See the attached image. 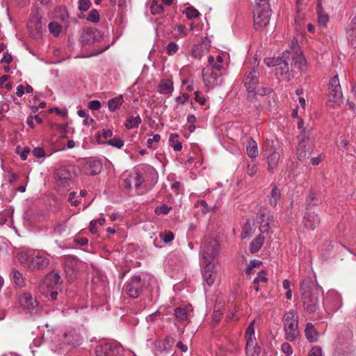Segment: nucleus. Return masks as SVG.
<instances>
[{"mask_svg": "<svg viewBox=\"0 0 356 356\" xmlns=\"http://www.w3.org/2000/svg\"><path fill=\"white\" fill-rule=\"evenodd\" d=\"M266 63L275 66L277 77L286 81H290L296 70L302 72L307 69L306 60L300 52L285 51L281 58H269Z\"/></svg>", "mask_w": 356, "mask_h": 356, "instance_id": "nucleus-1", "label": "nucleus"}, {"mask_svg": "<svg viewBox=\"0 0 356 356\" xmlns=\"http://www.w3.org/2000/svg\"><path fill=\"white\" fill-rule=\"evenodd\" d=\"M300 291L304 309L308 313L315 312L318 308L320 287L311 277H305L300 282Z\"/></svg>", "mask_w": 356, "mask_h": 356, "instance_id": "nucleus-2", "label": "nucleus"}, {"mask_svg": "<svg viewBox=\"0 0 356 356\" xmlns=\"http://www.w3.org/2000/svg\"><path fill=\"white\" fill-rule=\"evenodd\" d=\"M283 323L286 339L290 341L297 339L299 335L297 311L292 309L286 312L284 315Z\"/></svg>", "mask_w": 356, "mask_h": 356, "instance_id": "nucleus-3", "label": "nucleus"}, {"mask_svg": "<svg viewBox=\"0 0 356 356\" xmlns=\"http://www.w3.org/2000/svg\"><path fill=\"white\" fill-rule=\"evenodd\" d=\"M271 11L267 2L257 4L253 11L254 27L257 31H262L269 24Z\"/></svg>", "mask_w": 356, "mask_h": 356, "instance_id": "nucleus-4", "label": "nucleus"}, {"mask_svg": "<svg viewBox=\"0 0 356 356\" xmlns=\"http://www.w3.org/2000/svg\"><path fill=\"white\" fill-rule=\"evenodd\" d=\"M201 263H213L219 252V243L215 238L205 239L201 246Z\"/></svg>", "mask_w": 356, "mask_h": 356, "instance_id": "nucleus-5", "label": "nucleus"}, {"mask_svg": "<svg viewBox=\"0 0 356 356\" xmlns=\"http://www.w3.org/2000/svg\"><path fill=\"white\" fill-rule=\"evenodd\" d=\"M327 98L330 106L332 107L340 106L343 103V94L338 75H335L330 81Z\"/></svg>", "mask_w": 356, "mask_h": 356, "instance_id": "nucleus-6", "label": "nucleus"}, {"mask_svg": "<svg viewBox=\"0 0 356 356\" xmlns=\"http://www.w3.org/2000/svg\"><path fill=\"white\" fill-rule=\"evenodd\" d=\"M202 265V274L204 285L212 286L216 282H219V276L213 263H201Z\"/></svg>", "mask_w": 356, "mask_h": 356, "instance_id": "nucleus-7", "label": "nucleus"}, {"mask_svg": "<svg viewBox=\"0 0 356 356\" xmlns=\"http://www.w3.org/2000/svg\"><path fill=\"white\" fill-rule=\"evenodd\" d=\"M143 284L140 275L133 276L126 284L124 291L131 298H138L142 291Z\"/></svg>", "mask_w": 356, "mask_h": 356, "instance_id": "nucleus-8", "label": "nucleus"}, {"mask_svg": "<svg viewBox=\"0 0 356 356\" xmlns=\"http://www.w3.org/2000/svg\"><path fill=\"white\" fill-rule=\"evenodd\" d=\"M19 303L24 309L31 314L36 313L40 309L38 302L31 294L28 293H25L19 297Z\"/></svg>", "mask_w": 356, "mask_h": 356, "instance_id": "nucleus-9", "label": "nucleus"}, {"mask_svg": "<svg viewBox=\"0 0 356 356\" xmlns=\"http://www.w3.org/2000/svg\"><path fill=\"white\" fill-rule=\"evenodd\" d=\"M222 73L212 72L209 69L204 68L202 72V79L208 89L213 88L221 83Z\"/></svg>", "mask_w": 356, "mask_h": 356, "instance_id": "nucleus-10", "label": "nucleus"}, {"mask_svg": "<svg viewBox=\"0 0 356 356\" xmlns=\"http://www.w3.org/2000/svg\"><path fill=\"white\" fill-rule=\"evenodd\" d=\"M314 145L307 138H303L298 143L297 148V158L300 161H305L309 158L312 154Z\"/></svg>", "mask_w": 356, "mask_h": 356, "instance_id": "nucleus-11", "label": "nucleus"}, {"mask_svg": "<svg viewBox=\"0 0 356 356\" xmlns=\"http://www.w3.org/2000/svg\"><path fill=\"white\" fill-rule=\"evenodd\" d=\"M102 36V32L97 29H86L81 35L80 42L83 45L92 44L100 41Z\"/></svg>", "mask_w": 356, "mask_h": 356, "instance_id": "nucleus-12", "label": "nucleus"}, {"mask_svg": "<svg viewBox=\"0 0 356 356\" xmlns=\"http://www.w3.org/2000/svg\"><path fill=\"white\" fill-rule=\"evenodd\" d=\"M54 177L58 186L66 187L70 185L72 174L70 168L63 167L56 171Z\"/></svg>", "mask_w": 356, "mask_h": 356, "instance_id": "nucleus-13", "label": "nucleus"}, {"mask_svg": "<svg viewBox=\"0 0 356 356\" xmlns=\"http://www.w3.org/2000/svg\"><path fill=\"white\" fill-rule=\"evenodd\" d=\"M49 264V258L42 254L32 255L31 261L28 266V269L31 270H43Z\"/></svg>", "mask_w": 356, "mask_h": 356, "instance_id": "nucleus-14", "label": "nucleus"}, {"mask_svg": "<svg viewBox=\"0 0 356 356\" xmlns=\"http://www.w3.org/2000/svg\"><path fill=\"white\" fill-rule=\"evenodd\" d=\"M120 350V347L113 343H105L99 346L95 349L97 356H117Z\"/></svg>", "mask_w": 356, "mask_h": 356, "instance_id": "nucleus-15", "label": "nucleus"}, {"mask_svg": "<svg viewBox=\"0 0 356 356\" xmlns=\"http://www.w3.org/2000/svg\"><path fill=\"white\" fill-rule=\"evenodd\" d=\"M259 80L257 72L252 69L244 80V85L249 93H256L258 87Z\"/></svg>", "mask_w": 356, "mask_h": 356, "instance_id": "nucleus-16", "label": "nucleus"}, {"mask_svg": "<svg viewBox=\"0 0 356 356\" xmlns=\"http://www.w3.org/2000/svg\"><path fill=\"white\" fill-rule=\"evenodd\" d=\"M143 182L144 177L138 172H135L131 174L124 181V187L127 189H131L133 187L136 189H138Z\"/></svg>", "mask_w": 356, "mask_h": 356, "instance_id": "nucleus-17", "label": "nucleus"}, {"mask_svg": "<svg viewBox=\"0 0 356 356\" xmlns=\"http://www.w3.org/2000/svg\"><path fill=\"white\" fill-rule=\"evenodd\" d=\"M303 223L306 228L314 230L319 225L320 218L316 213L308 209L304 217Z\"/></svg>", "mask_w": 356, "mask_h": 356, "instance_id": "nucleus-18", "label": "nucleus"}, {"mask_svg": "<svg viewBox=\"0 0 356 356\" xmlns=\"http://www.w3.org/2000/svg\"><path fill=\"white\" fill-rule=\"evenodd\" d=\"M157 91L161 95L170 96L174 91L173 82L168 79L161 80L157 87Z\"/></svg>", "mask_w": 356, "mask_h": 356, "instance_id": "nucleus-19", "label": "nucleus"}, {"mask_svg": "<svg viewBox=\"0 0 356 356\" xmlns=\"http://www.w3.org/2000/svg\"><path fill=\"white\" fill-rule=\"evenodd\" d=\"M222 57L220 55L217 56L216 58L213 56H209L208 58L209 65L205 68L209 69L211 71L216 72V73H222Z\"/></svg>", "mask_w": 356, "mask_h": 356, "instance_id": "nucleus-20", "label": "nucleus"}, {"mask_svg": "<svg viewBox=\"0 0 356 356\" xmlns=\"http://www.w3.org/2000/svg\"><path fill=\"white\" fill-rule=\"evenodd\" d=\"M258 220L259 221V230L262 233L268 232L270 229V225L274 222L273 218L272 216L269 215L260 214L258 216Z\"/></svg>", "mask_w": 356, "mask_h": 356, "instance_id": "nucleus-21", "label": "nucleus"}, {"mask_svg": "<svg viewBox=\"0 0 356 356\" xmlns=\"http://www.w3.org/2000/svg\"><path fill=\"white\" fill-rule=\"evenodd\" d=\"M102 165L98 161H88L84 165V172L87 175H95L100 172Z\"/></svg>", "mask_w": 356, "mask_h": 356, "instance_id": "nucleus-22", "label": "nucleus"}, {"mask_svg": "<svg viewBox=\"0 0 356 356\" xmlns=\"http://www.w3.org/2000/svg\"><path fill=\"white\" fill-rule=\"evenodd\" d=\"M191 309L189 307H177L175 309L176 318L183 323H188Z\"/></svg>", "mask_w": 356, "mask_h": 356, "instance_id": "nucleus-23", "label": "nucleus"}, {"mask_svg": "<svg viewBox=\"0 0 356 356\" xmlns=\"http://www.w3.org/2000/svg\"><path fill=\"white\" fill-rule=\"evenodd\" d=\"M245 352L248 356H258L260 348L257 346L256 339L246 340Z\"/></svg>", "mask_w": 356, "mask_h": 356, "instance_id": "nucleus-24", "label": "nucleus"}, {"mask_svg": "<svg viewBox=\"0 0 356 356\" xmlns=\"http://www.w3.org/2000/svg\"><path fill=\"white\" fill-rule=\"evenodd\" d=\"M246 153L252 159L256 158L258 156L257 144L252 138H248L247 140Z\"/></svg>", "mask_w": 356, "mask_h": 356, "instance_id": "nucleus-25", "label": "nucleus"}, {"mask_svg": "<svg viewBox=\"0 0 356 356\" xmlns=\"http://www.w3.org/2000/svg\"><path fill=\"white\" fill-rule=\"evenodd\" d=\"M305 336L309 342L317 341L318 334L311 323H308L305 330Z\"/></svg>", "mask_w": 356, "mask_h": 356, "instance_id": "nucleus-26", "label": "nucleus"}, {"mask_svg": "<svg viewBox=\"0 0 356 356\" xmlns=\"http://www.w3.org/2000/svg\"><path fill=\"white\" fill-rule=\"evenodd\" d=\"M280 155L277 152H273L267 159L268 168V170L273 172L274 170L277 168L279 163Z\"/></svg>", "mask_w": 356, "mask_h": 356, "instance_id": "nucleus-27", "label": "nucleus"}, {"mask_svg": "<svg viewBox=\"0 0 356 356\" xmlns=\"http://www.w3.org/2000/svg\"><path fill=\"white\" fill-rule=\"evenodd\" d=\"M264 243V237L259 235L250 244V251L252 253L257 252Z\"/></svg>", "mask_w": 356, "mask_h": 356, "instance_id": "nucleus-28", "label": "nucleus"}, {"mask_svg": "<svg viewBox=\"0 0 356 356\" xmlns=\"http://www.w3.org/2000/svg\"><path fill=\"white\" fill-rule=\"evenodd\" d=\"M123 102L124 98L122 95L112 98L108 102V109L111 111H115L121 106Z\"/></svg>", "mask_w": 356, "mask_h": 356, "instance_id": "nucleus-29", "label": "nucleus"}, {"mask_svg": "<svg viewBox=\"0 0 356 356\" xmlns=\"http://www.w3.org/2000/svg\"><path fill=\"white\" fill-rule=\"evenodd\" d=\"M280 191L278 189L277 186H274L270 192V195L268 196L269 204L272 207H275L277 204V202L280 200Z\"/></svg>", "mask_w": 356, "mask_h": 356, "instance_id": "nucleus-30", "label": "nucleus"}, {"mask_svg": "<svg viewBox=\"0 0 356 356\" xmlns=\"http://www.w3.org/2000/svg\"><path fill=\"white\" fill-rule=\"evenodd\" d=\"M254 223L251 220H248L243 227L241 237L242 238H250L254 231Z\"/></svg>", "mask_w": 356, "mask_h": 356, "instance_id": "nucleus-31", "label": "nucleus"}, {"mask_svg": "<svg viewBox=\"0 0 356 356\" xmlns=\"http://www.w3.org/2000/svg\"><path fill=\"white\" fill-rule=\"evenodd\" d=\"M179 136L177 134H172L169 138L170 145L175 151H180L182 149V145L178 140Z\"/></svg>", "mask_w": 356, "mask_h": 356, "instance_id": "nucleus-32", "label": "nucleus"}, {"mask_svg": "<svg viewBox=\"0 0 356 356\" xmlns=\"http://www.w3.org/2000/svg\"><path fill=\"white\" fill-rule=\"evenodd\" d=\"M60 276L58 273H50L46 277L44 284L46 285H48L49 284L57 285L60 283Z\"/></svg>", "mask_w": 356, "mask_h": 356, "instance_id": "nucleus-33", "label": "nucleus"}, {"mask_svg": "<svg viewBox=\"0 0 356 356\" xmlns=\"http://www.w3.org/2000/svg\"><path fill=\"white\" fill-rule=\"evenodd\" d=\"M140 122L141 118L139 115H137L136 117H130L127 118L125 121L124 125L127 129H130L138 127Z\"/></svg>", "mask_w": 356, "mask_h": 356, "instance_id": "nucleus-34", "label": "nucleus"}, {"mask_svg": "<svg viewBox=\"0 0 356 356\" xmlns=\"http://www.w3.org/2000/svg\"><path fill=\"white\" fill-rule=\"evenodd\" d=\"M32 255H29L26 252L22 251L17 254V259L19 261L24 265L27 268L28 266L31 261Z\"/></svg>", "mask_w": 356, "mask_h": 356, "instance_id": "nucleus-35", "label": "nucleus"}, {"mask_svg": "<svg viewBox=\"0 0 356 356\" xmlns=\"http://www.w3.org/2000/svg\"><path fill=\"white\" fill-rule=\"evenodd\" d=\"M49 32L57 37L60 35L62 31V26L56 22H51L48 25Z\"/></svg>", "mask_w": 356, "mask_h": 356, "instance_id": "nucleus-36", "label": "nucleus"}, {"mask_svg": "<svg viewBox=\"0 0 356 356\" xmlns=\"http://www.w3.org/2000/svg\"><path fill=\"white\" fill-rule=\"evenodd\" d=\"M173 34L176 38H181L187 35L186 27L184 25H177L173 30Z\"/></svg>", "mask_w": 356, "mask_h": 356, "instance_id": "nucleus-37", "label": "nucleus"}, {"mask_svg": "<svg viewBox=\"0 0 356 356\" xmlns=\"http://www.w3.org/2000/svg\"><path fill=\"white\" fill-rule=\"evenodd\" d=\"M183 13L185 14L186 16L187 17V18H188L190 19H194V18H197L200 15L199 11L197 9L194 8L193 7H192V6L187 7L184 10Z\"/></svg>", "mask_w": 356, "mask_h": 356, "instance_id": "nucleus-38", "label": "nucleus"}, {"mask_svg": "<svg viewBox=\"0 0 356 356\" xmlns=\"http://www.w3.org/2000/svg\"><path fill=\"white\" fill-rule=\"evenodd\" d=\"M55 17L60 19L62 22H65L68 17L66 8L62 6L57 8Z\"/></svg>", "mask_w": 356, "mask_h": 356, "instance_id": "nucleus-39", "label": "nucleus"}, {"mask_svg": "<svg viewBox=\"0 0 356 356\" xmlns=\"http://www.w3.org/2000/svg\"><path fill=\"white\" fill-rule=\"evenodd\" d=\"M65 272L69 282H73L75 280V271L73 269L72 266H70L68 264H65Z\"/></svg>", "mask_w": 356, "mask_h": 356, "instance_id": "nucleus-40", "label": "nucleus"}, {"mask_svg": "<svg viewBox=\"0 0 356 356\" xmlns=\"http://www.w3.org/2000/svg\"><path fill=\"white\" fill-rule=\"evenodd\" d=\"M261 264H262V262L259 260H257V259L251 260L250 261V264H249L248 268H247L246 273L248 275H251L253 273V270L254 268H259L261 266Z\"/></svg>", "mask_w": 356, "mask_h": 356, "instance_id": "nucleus-41", "label": "nucleus"}, {"mask_svg": "<svg viewBox=\"0 0 356 356\" xmlns=\"http://www.w3.org/2000/svg\"><path fill=\"white\" fill-rule=\"evenodd\" d=\"M254 323L255 321H252L247 328L245 334L246 340L256 339L254 327Z\"/></svg>", "mask_w": 356, "mask_h": 356, "instance_id": "nucleus-42", "label": "nucleus"}, {"mask_svg": "<svg viewBox=\"0 0 356 356\" xmlns=\"http://www.w3.org/2000/svg\"><path fill=\"white\" fill-rule=\"evenodd\" d=\"M13 279L15 284L19 287L24 285V280L22 276V274L15 270H13L12 272Z\"/></svg>", "mask_w": 356, "mask_h": 356, "instance_id": "nucleus-43", "label": "nucleus"}, {"mask_svg": "<svg viewBox=\"0 0 356 356\" xmlns=\"http://www.w3.org/2000/svg\"><path fill=\"white\" fill-rule=\"evenodd\" d=\"M150 12L152 15L161 14L163 12V7L161 3L154 1L150 6Z\"/></svg>", "mask_w": 356, "mask_h": 356, "instance_id": "nucleus-44", "label": "nucleus"}, {"mask_svg": "<svg viewBox=\"0 0 356 356\" xmlns=\"http://www.w3.org/2000/svg\"><path fill=\"white\" fill-rule=\"evenodd\" d=\"M87 20L93 23H97L99 21V14L97 10L92 9L87 17Z\"/></svg>", "mask_w": 356, "mask_h": 356, "instance_id": "nucleus-45", "label": "nucleus"}, {"mask_svg": "<svg viewBox=\"0 0 356 356\" xmlns=\"http://www.w3.org/2000/svg\"><path fill=\"white\" fill-rule=\"evenodd\" d=\"M203 54V47L202 44H195L192 49V56L194 58H200Z\"/></svg>", "mask_w": 356, "mask_h": 356, "instance_id": "nucleus-46", "label": "nucleus"}, {"mask_svg": "<svg viewBox=\"0 0 356 356\" xmlns=\"http://www.w3.org/2000/svg\"><path fill=\"white\" fill-rule=\"evenodd\" d=\"M171 209H172L171 207H168L166 204H162L161 206H159V207H156L154 212L157 215H161V214L165 215L169 213V211H170Z\"/></svg>", "mask_w": 356, "mask_h": 356, "instance_id": "nucleus-47", "label": "nucleus"}, {"mask_svg": "<svg viewBox=\"0 0 356 356\" xmlns=\"http://www.w3.org/2000/svg\"><path fill=\"white\" fill-rule=\"evenodd\" d=\"M268 280L266 273L264 271L258 273L257 276L253 280L254 284H259L260 282L265 283Z\"/></svg>", "mask_w": 356, "mask_h": 356, "instance_id": "nucleus-48", "label": "nucleus"}, {"mask_svg": "<svg viewBox=\"0 0 356 356\" xmlns=\"http://www.w3.org/2000/svg\"><path fill=\"white\" fill-rule=\"evenodd\" d=\"M90 6V0H79V9L82 12L87 11Z\"/></svg>", "mask_w": 356, "mask_h": 356, "instance_id": "nucleus-49", "label": "nucleus"}, {"mask_svg": "<svg viewBox=\"0 0 356 356\" xmlns=\"http://www.w3.org/2000/svg\"><path fill=\"white\" fill-rule=\"evenodd\" d=\"M179 49V46L177 43L171 42L166 47V51L168 55H172L175 54Z\"/></svg>", "mask_w": 356, "mask_h": 356, "instance_id": "nucleus-50", "label": "nucleus"}, {"mask_svg": "<svg viewBox=\"0 0 356 356\" xmlns=\"http://www.w3.org/2000/svg\"><path fill=\"white\" fill-rule=\"evenodd\" d=\"M318 22L320 24H321L323 26L326 25L329 20L328 15L327 14L323 13L320 8L318 11Z\"/></svg>", "mask_w": 356, "mask_h": 356, "instance_id": "nucleus-51", "label": "nucleus"}, {"mask_svg": "<svg viewBox=\"0 0 356 356\" xmlns=\"http://www.w3.org/2000/svg\"><path fill=\"white\" fill-rule=\"evenodd\" d=\"M347 31L350 34V36L356 37V15L352 19L351 24L349 26Z\"/></svg>", "mask_w": 356, "mask_h": 356, "instance_id": "nucleus-52", "label": "nucleus"}, {"mask_svg": "<svg viewBox=\"0 0 356 356\" xmlns=\"http://www.w3.org/2000/svg\"><path fill=\"white\" fill-rule=\"evenodd\" d=\"M247 173L249 176L253 177L257 172V166L254 163H248L247 165Z\"/></svg>", "mask_w": 356, "mask_h": 356, "instance_id": "nucleus-53", "label": "nucleus"}, {"mask_svg": "<svg viewBox=\"0 0 356 356\" xmlns=\"http://www.w3.org/2000/svg\"><path fill=\"white\" fill-rule=\"evenodd\" d=\"M222 316V312L219 308H215L212 314V321L215 323H218Z\"/></svg>", "mask_w": 356, "mask_h": 356, "instance_id": "nucleus-54", "label": "nucleus"}, {"mask_svg": "<svg viewBox=\"0 0 356 356\" xmlns=\"http://www.w3.org/2000/svg\"><path fill=\"white\" fill-rule=\"evenodd\" d=\"M161 140L159 134H153L147 140V147H152L154 143H158Z\"/></svg>", "mask_w": 356, "mask_h": 356, "instance_id": "nucleus-55", "label": "nucleus"}, {"mask_svg": "<svg viewBox=\"0 0 356 356\" xmlns=\"http://www.w3.org/2000/svg\"><path fill=\"white\" fill-rule=\"evenodd\" d=\"M108 143L110 145H112L113 147L121 148L124 145V142L122 140L119 138H113L110 140H108Z\"/></svg>", "mask_w": 356, "mask_h": 356, "instance_id": "nucleus-56", "label": "nucleus"}, {"mask_svg": "<svg viewBox=\"0 0 356 356\" xmlns=\"http://www.w3.org/2000/svg\"><path fill=\"white\" fill-rule=\"evenodd\" d=\"M161 236L165 243H169L174 239V234L172 232H165L161 234Z\"/></svg>", "mask_w": 356, "mask_h": 356, "instance_id": "nucleus-57", "label": "nucleus"}, {"mask_svg": "<svg viewBox=\"0 0 356 356\" xmlns=\"http://www.w3.org/2000/svg\"><path fill=\"white\" fill-rule=\"evenodd\" d=\"M308 356H322V349L319 346L313 347L309 351Z\"/></svg>", "mask_w": 356, "mask_h": 356, "instance_id": "nucleus-58", "label": "nucleus"}, {"mask_svg": "<svg viewBox=\"0 0 356 356\" xmlns=\"http://www.w3.org/2000/svg\"><path fill=\"white\" fill-rule=\"evenodd\" d=\"M282 350L287 356L291 355L293 353V349L289 343H284L282 345Z\"/></svg>", "mask_w": 356, "mask_h": 356, "instance_id": "nucleus-59", "label": "nucleus"}, {"mask_svg": "<svg viewBox=\"0 0 356 356\" xmlns=\"http://www.w3.org/2000/svg\"><path fill=\"white\" fill-rule=\"evenodd\" d=\"M88 108L92 111L99 110L101 106V103L98 100H92L88 103Z\"/></svg>", "mask_w": 356, "mask_h": 356, "instance_id": "nucleus-60", "label": "nucleus"}, {"mask_svg": "<svg viewBox=\"0 0 356 356\" xmlns=\"http://www.w3.org/2000/svg\"><path fill=\"white\" fill-rule=\"evenodd\" d=\"M33 154L36 158H42L44 156V151L42 147H38L33 149Z\"/></svg>", "mask_w": 356, "mask_h": 356, "instance_id": "nucleus-61", "label": "nucleus"}, {"mask_svg": "<svg viewBox=\"0 0 356 356\" xmlns=\"http://www.w3.org/2000/svg\"><path fill=\"white\" fill-rule=\"evenodd\" d=\"M76 194L75 192H71L68 197V201L72 206H77L79 202L75 199Z\"/></svg>", "mask_w": 356, "mask_h": 356, "instance_id": "nucleus-62", "label": "nucleus"}, {"mask_svg": "<svg viewBox=\"0 0 356 356\" xmlns=\"http://www.w3.org/2000/svg\"><path fill=\"white\" fill-rule=\"evenodd\" d=\"M66 229L65 223H58L54 227V232L58 234H61Z\"/></svg>", "mask_w": 356, "mask_h": 356, "instance_id": "nucleus-63", "label": "nucleus"}, {"mask_svg": "<svg viewBox=\"0 0 356 356\" xmlns=\"http://www.w3.org/2000/svg\"><path fill=\"white\" fill-rule=\"evenodd\" d=\"M44 26V24L42 22V17H39L37 19V22L35 23V29L38 32H40L43 29Z\"/></svg>", "mask_w": 356, "mask_h": 356, "instance_id": "nucleus-64", "label": "nucleus"}]
</instances>
